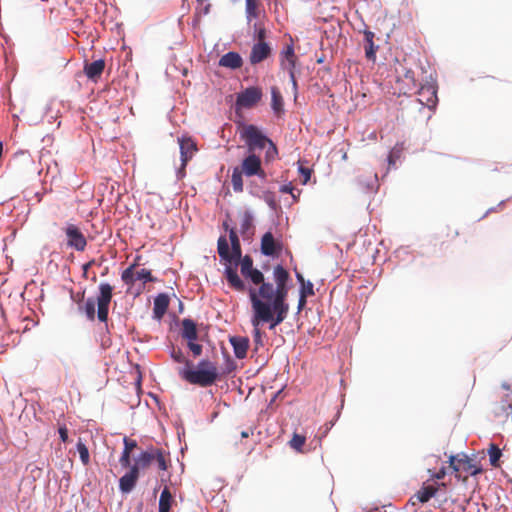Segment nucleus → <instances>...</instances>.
I'll return each mask as SVG.
<instances>
[{
	"label": "nucleus",
	"mask_w": 512,
	"mask_h": 512,
	"mask_svg": "<svg viewBox=\"0 0 512 512\" xmlns=\"http://www.w3.org/2000/svg\"><path fill=\"white\" fill-rule=\"evenodd\" d=\"M172 501V494L168 487H165L159 499V512H169Z\"/></svg>",
	"instance_id": "bb28decb"
},
{
	"label": "nucleus",
	"mask_w": 512,
	"mask_h": 512,
	"mask_svg": "<svg viewBox=\"0 0 512 512\" xmlns=\"http://www.w3.org/2000/svg\"><path fill=\"white\" fill-rule=\"evenodd\" d=\"M179 145L182 168L184 169L188 161L191 160L194 154L196 153L197 145L195 141L192 140L190 137L179 138Z\"/></svg>",
	"instance_id": "f3484780"
},
{
	"label": "nucleus",
	"mask_w": 512,
	"mask_h": 512,
	"mask_svg": "<svg viewBox=\"0 0 512 512\" xmlns=\"http://www.w3.org/2000/svg\"><path fill=\"white\" fill-rule=\"evenodd\" d=\"M230 343L236 358L243 359L246 357L249 348V339L247 337L232 336L230 337Z\"/></svg>",
	"instance_id": "4be33fe9"
},
{
	"label": "nucleus",
	"mask_w": 512,
	"mask_h": 512,
	"mask_svg": "<svg viewBox=\"0 0 512 512\" xmlns=\"http://www.w3.org/2000/svg\"><path fill=\"white\" fill-rule=\"evenodd\" d=\"M279 61L283 70H296L298 56L295 53L292 38H290V43L286 44L280 52Z\"/></svg>",
	"instance_id": "ddd939ff"
},
{
	"label": "nucleus",
	"mask_w": 512,
	"mask_h": 512,
	"mask_svg": "<svg viewBox=\"0 0 512 512\" xmlns=\"http://www.w3.org/2000/svg\"><path fill=\"white\" fill-rule=\"evenodd\" d=\"M271 108L277 116H280L284 112V101L282 94L278 87H271Z\"/></svg>",
	"instance_id": "a878e982"
},
{
	"label": "nucleus",
	"mask_w": 512,
	"mask_h": 512,
	"mask_svg": "<svg viewBox=\"0 0 512 512\" xmlns=\"http://www.w3.org/2000/svg\"><path fill=\"white\" fill-rule=\"evenodd\" d=\"M362 33L364 36L363 45H364V50H365V56L368 60L375 61L376 53L379 49V46L376 45L374 42L375 33L369 29H364L362 31Z\"/></svg>",
	"instance_id": "a211bd4d"
},
{
	"label": "nucleus",
	"mask_w": 512,
	"mask_h": 512,
	"mask_svg": "<svg viewBox=\"0 0 512 512\" xmlns=\"http://www.w3.org/2000/svg\"><path fill=\"white\" fill-rule=\"evenodd\" d=\"M169 306V297L165 293L157 295L154 299L153 313L154 317L161 319L167 312Z\"/></svg>",
	"instance_id": "393cba45"
},
{
	"label": "nucleus",
	"mask_w": 512,
	"mask_h": 512,
	"mask_svg": "<svg viewBox=\"0 0 512 512\" xmlns=\"http://www.w3.org/2000/svg\"><path fill=\"white\" fill-rule=\"evenodd\" d=\"M170 355L175 362L184 363L186 365V368L192 366V362L184 356L180 348L173 347Z\"/></svg>",
	"instance_id": "7c9ffc66"
},
{
	"label": "nucleus",
	"mask_w": 512,
	"mask_h": 512,
	"mask_svg": "<svg viewBox=\"0 0 512 512\" xmlns=\"http://www.w3.org/2000/svg\"><path fill=\"white\" fill-rule=\"evenodd\" d=\"M94 264V260L89 261L88 263L83 265V275L86 277L88 269Z\"/></svg>",
	"instance_id": "864d4df0"
},
{
	"label": "nucleus",
	"mask_w": 512,
	"mask_h": 512,
	"mask_svg": "<svg viewBox=\"0 0 512 512\" xmlns=\"http://www.w3.org/2000/svg\"><path fill=\"white\" fill-rule=\"evenodd\" d=\"M438 491V487L435 485H426L424 484L417 493L414 494L409 500L412 505H415L417 502L426 503L428 502Z\"/></svg>",
	"instance_id": "412c9836"
},
{
	"label": "nucleus",
	"mask_w": 512,
	"mask_h": 512,
	"mask_svg": "<svg viewBox=\"0 0 512 512\" xmlns=\"http://www.w3.org/2000/svg\"><path fill=\"white\" fill-rule=\"evenodd\" d=\"M105 69V61L103 59H98L91 63L85 62L84 64V73L89 80L97 82L103 71Z\"/></svg>",
	"instance_id": "aec40b11"
},
{
	"label": "nucleus",
	"mask_w": 512,
	"mask_h": 512,
	"mask_svg": "<svg viewBox=\"0 0 512 512\" xmlns=\"http://www.w3.org/2000/svg\"><path fill=\"white\" fill-rule=\"evenodd\" d=\"M509 403H511V404H512V399L510 400V402H509Z\"/></svg>",
	"instance_id": "680f3d73"
},
{
	"label": "nucleus",
	"mask_w": 512,
	"mask_h": 512,
	"mask_svg": "<svg viewBox=\"0 0 512 512\" xmlns=\"http://www.w3.org/2000/svg\"><path fill=\"white\" fill-rule=\"evenodd\" d=\"M119 462H120L122 467H124V468H128L129 467L130 468L132 466L131 465V452L125 451L123 449V452L121 454Z\"/></svg>",
	"instance_id": "ea45409f"
},
{
	"label": "nucleus",
	"mask_w": 512,
	"mask_h": 512,
	"mask_svg": "<svg viewBox=\"0 0 512 512\" xmlns=\"http://www.w3.org/2000/svg\"><path fill=\"white\" fill-rule=\"evenodd\" d=\"M181 337L188 341H197L198 331L196 323L191 319H183L181 323Z\"/></svg>",
	"instance_id": "b1692460"
},
{
	"label": "nucleus",
	"mask_w": 512,
	"mask_h": 512,
	"mask_svg": "<svg viewBox=\"0 0 512 512\" xmlns=\"http://www.w3.org/2000/svg\"><path fill=\"white\" fill-rule=\"evenodd\" d=\"M67 238V246L76 251H84L87 246V240L81 230L74 224H67L64 228Z\"/></svg>",
	"instance_id": "9b49d317"
},
{
	"label": "nucleus",
	"mask_w": 512,
	"mask_h": 512,
	"mask_svg": "<svg viewBox=\"0 0 512 512\" xmlns=\"http://www.w3.org/2000/svg\"><path fill=\"white\" fill-rule=\"evenodd\" d=\"M113 297V287L109 283H101L99 285V294L94 300L88 298L83 305L79 306V310L84 311L86 317L93 321L95 319V304H97V317L101 322H107L109 305Z\"/></svg>",
	"instance_id": "20e7f679"
},
{
	"label": "nucleus",
	"mask_w": 512,
	"mask_h": 512,
	"mask_svg": "<svg viewBox=\"0 0 512 512\" xmlns=\"http://www.w3.org/2000/svg\"><path fill=\"white\" fill-rule=\"evenodd\" d=\"M241 275L248 280L251 285L247 287L245 282L239 277L236 268L227 266L225 268V277L230 288L238 292H248L250 302L256 296L258 300H267L281 297H288L290 280L289 272L282 266L276 265L273 269V279L275 285L265 280L264 274L253 267V259L249 255L240 258Z\"/></svg>",
	"instance_id": "f257e3e1"
},
{
	"label": "nucleus",
	"mask_w": 512,
	"mask_h": 512,
	"mask_svg": "<svg viewBox=\"0 0 512 512\" xmlns=\"http://www.w3.org/2000/svg\"><path fill=\"white\" fill-rule=\"evenodd\" d=\"M254 341L262 344V334L259 329L261 324H269V329L273 330L280 325L288 316L289 304L287 297L258 300L256 296L251 302Z\"/></svg>",
	"instance_id": "f03ea898"
},
{
	"label": "nucleus",
	"mask_w": 512,
	"mask_h": 512,
	"mask_svg": "<svg viewBox=\"0 0 512 512\" xmlns=\"http://www.w3.org/2000/svg\"><path fill=\"white\" fill-rule=\"evenodd\" d=\"M77 450L80 455V459L84 465H88L90 462V455L88 448L86 445L81 441V439L77 442Z\"/></svg>",
	"instance_id": "473e14b6"
},
{
	"label": "nucleus",
	"mask_w": 512,
	"mask_h": 512,
	"mask_svg": "<svg viewBox=\"0 0 512 512\" xmlns=\"http://www.w3.org/2000/svg\"><path fill=\"white\" fill-rule=\"evenodd\" d=\"M286 71L289 74L290 82L292 84L294 91H297L298 84H297V80H296L295 70H286Z\"/></svg>",
	"instance_id": "a18cd8bd"
},
{
	"label": "nucleus",
	"mask_w": 512,
	"mask_h": 512,
	"mask_svg": "<svg viewBox=\"0 0 512 512\" xmlns=\"http://www.w3.org/2000/svg\"><path fill=\"white\" fill-rule=\"evenodd\" d=\"M306 299H307V296L300 294L299 301H298V311H301L305 307Z\"/></svg>",
	"instance_id": "3c124183"
},
{
	"label": "nucleus",
	"mask_w": 512,
	"mask_h": 512,
	"mask_svg": "<svg viewBox=\"0 0 512 512\" xmlns=\"http://www.w3.org/2000/svg\"><path fill=\"white\" fill-rule=\"evenodd\" d=\"M243 176H257L261 180H266L267 175L262 168L261 159L255 153H249V155L242 160L241 164L233 169L231 183L233 190L237 193L243 192Z\"/></svg>",
	"instance_id": "7ed1b4c3"
},
{
	"label": "nucleus",
	"mask_w": 512,
	"mask_h": 512,
	"mask_svg": "<svg viewBox=\"0 0 512 512\" xmlns=\"http://www.w3.org/2000/svg\"><path fill=\"white\" fill-rule=\"evenodd\" d=\"M187 346L194 357H198L202 354V345L196 343V341H188Z\"/></svg>",
	"instance_id": "58836bf2"
},
{
	"label": "nucleus",
	"mask_w": 512,
	"mask_h": 512,
	"mask_svg": "<svg viewBox=\"0 0 512 512\" xmlns=\"http://www.w3.org/2000/svg\"><path fill=\"white\" fill-rule=\"evenodd\" d=\"M249 435H250V434H249V432H248V431H243V432H241V437H242V438H248V437H249Z\"/></svg>",
	"instance_id": "6e6d98bb"
},
{
	"label": "nucleus",
	"mask_w": 512,
	"mask_h": 512,
	"mask_svg": "<svg viewBox=\"0 0 512 512\" xmlns=\"http://www.w3.org/2000/svg\"><path fill=\"white\" fill-rule=\"evenodd\" d=\"M286 71L289 74L290 82L292 84L294 91H297L298 84H297V80H296L295 70H286Z\"/></svg>",
	"instance_id": "c03bdc74"
},
{
	"label": "nucleus",
	"mask_w": 512,
	"mask_h": 512,
	"mask_svg": "<svg viewBox=\"0 0 512 512\" xmlns=\"http://www.w3.org/2000/svg\"><path fill=\"white\" fill-rule=\"evenodd\" d=\"M306 442V437L297 433L293 434L292 439L290 440L289 444L291 448L295 449L296 451H302V448Z\"/></svg>",
	"instance_id": "2f4dec72"
},
{
	"label": "nucleus",
	"mask_w": 512,
	"mask_h": 512,
	"mask_svg": "<svg viewBox=\"0 0 512 512\" xmlns=\"http://www.w3.org/2000/svg\"><path fill=\"white\" fill-rule=\"evenodd\" d=\"M223 226L226 230H229V239L231 242V250L229 249L228 241L224 236H221L218 239L217 249L219 256L229 262L238 264V261L241 258V245L236 230L234 228H229L227 222L223 223Z\"/></svg>",
	"instance_id": "0eeeda50"
},
{
	"label": "nucleus",
	"mask_w": 512,
	"mask_h": 512,
	"mask_svg": "<svg viewBox=\"0 0 512 512\" xmlns=\"http://www.w3.org/2000/svg\"><path fill=\"white\" fill-rule=\"evenodd\" d=\"M503 389L505 390V393L503 394L502 408H512V403H509L512 399V386L503 385Z\"/></svg>",
	"instance_id": "e433bc0d"
},
{
	"label": "nucleus",
	"mask_w": 512,
	"mask_h": 512,
	"mask_svg": "<svg viewBox=\"0 0 512 512\" xmlns=\"http://www.w3.org/2000/svg\"><path fill=\"white\" fill-rule=\"evenodd\" d=\"M449 467L457 478H461L462 474L465 473L463 480H466L468 476H475L483 471L478 464L474 463L472 459L466 455L450 456Z\"/></svg>",
	"instance_id": "1a4fd4ad"
},
{
	"label": "nucleus",
	"mask_w": 512,
	"mask_h": 512,
	"mask_svg": "<svg viewBox=\"0 0 512 512\" xmlns=\"http://www.w3.org/2000/svg\"><path fill=\"white\" fill-rule=\"evenodd\" d=\"M296 278L298 280V282L300 283V286L306 282V280L304 279L303 275L300 274V273H296Z\"/></svg>",
	"instance_id": "5fc2aeb1"
},
{
	"label": "nucleus",
	"mask_w": 512,
	"mask_h": 512,
	"mask_svg": "<svg viewBox=\"0 0 512 512\" xmlns=\"http://www.w3.org/2000/svg\"><path fill=\"white\" fill-rule=\"evenodd\" d=\"M266 146L268 147L265 152V161L271 162L277 157L278 149L272 140H270V142H268Z\"/></svg>",
	"instance_id": "72a5a7b5"
},
{
	"label": "nucleus",
	"mask_w": 512,
	"mask_h": 512,
	"mask_svg": "<svg viewBox=\"0 0 512 512\" xmlns=\"http://www.w3.org/2000/svg\"><path fill=\"white\" fill-rule=\"evenodd\" d=\"M300 294L305 296H313L314 295V285L310 281H306L300 287Z\"/></svg>",
	"instance_id": "4c0bfd02"
},
{
	"label": "nucleus",
	"mask_w": 512,
	"mask_h": 512,
	"mask_svg": "<svg viewBox=\"0 0 512 512\" xmlns=\"http://www.w3.org/2000/svg\"><path fill=\"white\" fill-rule=\"evenodd\" d=\"M154 461L159 470L166 471L170 462L169 453L163 449L150 446L139 454L132 466L136 467V470L140 473V470L149 468Z\"/></svg>",
	"instance_id": "423d86ee"
},
{
	"label": "nucleus",
	"mask_w": 512,
	"mask_h": 512,
	"mask_svg": "<svg viewBox=\"0 0 512 512\" xmlns=\"http://www.w3.org/2000/svg\"><path fill=\"white\" fill-rule=\"evenodd\" d=\"M136 279L142 280L144 283L157 281V279L151 274V271L148 269H141L140 271H137Z\"/></svg>",
	"instance_id": "f704fd0d"
},
{
	"label": "nucleus",
	"mask_w": 512,
	"mask_h": 512,
	"mask_svg": "<svg viewBox=\"0 0 512 512\" xmlns=\"http://www.w3.org/2000/svg\"><path fill=\"white\" fill-rule=\"evenodd\" d=\"M139 478V472L136 470V467L131 466L130 470L124 474L119 480V489L122 493L131 492Z\"/></svg>",
	"instance_id": "6ab92c4d"
},
{
	"label": "nucleus",
	"mask_w": 512,
	"mask_h": 512,
	"mask_svg": "<svg viewBox=\"0 0 512 512\" xmlns=\"http://www.w3.org/2000/svg\"><path fill=\"white\" fill-rule=\"evenodd\" d=\"M253 228V218L249 212H244L241 215V221H240V232L243 235L249 234V232Z\"/></svg>",
	"instance_id": "cd10ccee"
},
{
	"label": "nucleus",
	"mask_w": 512,
	"mask_h": 512,
	"mask_svg": "<svg viewBox=\"0 0 512 512\" xmlns=\"http://www.w3.org/2000/svg\"><path fill=\"white\" fill-rule=\"evenodd\" d=\"M393 155L392 153L389 155V163L392 164L393 163V159H392Z\"/></svg>",
	"instance_id": "13d9d810"
},
{
	"label": "nucleus",
	"mask_w": 512,
	"mask_h": 512,
	"mask_svg": "<svg viewBox=\"0 0 512 512\" xmlns=\"http://www.w3.org/2000/svg\"><path fill=\"white\" fill-rule=\"evenodd\" d=\"M257 0H246V13L248 18L257 17Z\"/></svg>",
	"instance_id": "c9c22d12"
},
{
	"label": "nucleus",
	"mask_w": 512,
	"mask_h": 512,
	"mask_svg": "<svg viewBox=\"0 0 512 512\" xmlns=\"http://www.w3.org/2000/svg\"><path fill=\"white\" fill-rule=\"evenodd\" d=\"M446 474H447V470H446V468H445V467H442L439 471H437V472L433 473V474L431 475V477H432L433 479L441 480V479H443V478L446 476Z\"/></svg>",
	"instance_id": "09e8293b"
},
{
	"label": "nucleus",
	"mask_w": 512,
	"mask_h": 512,
	"mask_svg": "<svg viewBox=\"0 0 512 512\" xmlns=\"http://www.w3.org/2000/svg\"><path fill=\"white\" fill-rule=\"evenodd\" d=\"M271 54L272 48L267 42H256L251 48L249 61L252 65H256L268 59Z\"/></svg>",
	"instance_id": "2eb2a0df"
},
{
	"label": "nucleus",
	"mask_w": 512,
	"mask_h": 512,
	"mask_svg": "<svg viewBox=\"0 0 512 512\" xmlns=\"http://www.w3.org/2000/svg\"><path fill=\"white\" fill-rule=\"evenodd\" d=\"M488 455H489L490 464L493 467H499V460L502 456V452L496 444L491 443L489 445Z\"/></svg>",
	"instance_id": "c85d7f7f"
},
{
	"label": "nucleus",
	"mask_w": 512,
	"mask_h": 512,
	"mask_svg": "<svg viewBox=\"0 0 512 512\" xmlns=\"http://www.w3.org/2000/svg\"><path fill=\"white\" fill-rule=\"evenodd\" d=\"M282 250V244L274 239L271 232H266L261 239V252L265 256L278 255Z\"/></svg>",
	"instance_id": "dca6fc26"
},
{
	"label": "nucleus",
	"mask_w": 512,
	"mask_h": 512,
	"mask_svg": "<svg viewBox=\"0 0 512 512\" xmlns=\"http://www.w3.org/2000/svg\"><path fill=\"white\" fill-rule=\"evenodd\" d=\"M240 138L245 142L248 152L255 153L257 149H264L269 139L253 124L244 125L240 130Z\"/></svg>",
	"instance_id": "6e6552de"
},
{
	"label": "nucleus",
	"mask_w": 512,
	"mask_h": 512,
	"mask_svg": "<svg viewBox=\"0 0 512 512\" xmlns=\"http://www.w3.org/2000/svg\"><path fill=\"white\" fill-rule=\"evenodd\" d=\"M418 101L421 105L432 109L436 106L438 98H437V90L433 84H425L421 85L417 91Z\"/></svg>",
	"instance_id": "4468645a"
},
{
	"label": "nucleus",
	"mask_w": 512,
	"mask_h": 512,
	"mask_svg": "<svg viewBox=\"0 0 512 512\" xmlns=\"http://www.w3.org/2000/svg\"><path fill=\"white\" fill-rule=\"evenodd\" d=\"M84 294H85V292H82L81 294H77L76 296L72 294V295H71V298H72L75 302H77V303H79V304H80V303L82 302L83 298H84Z\"/></svg>",
	"instance_id": "603ef678"
},
{
	"label": "nucleus",
	"mask_w": 512,
	"mask_h": 512,
	"mask_svg": "<svg viewBox=\"0 0 512 512\" xmlns=\"http://www.w3.org/2000/svg\"><path fill=\"white\" fill-rule=\"evenodd\" d=\"M123 443H124V450L125 451H128V452H133V450L135 448H137V441L134 440V439H131L127 436L124 437L123 439Z\"/></svg>",
	"instance_id": "a19ab883"
},
{
	"label": "nucleus",
	"mask_w": 512,
	"mask_h": 512,
	"mask_svg": "<svg viewBox=\"0 0 512 512\" xmlns=\"http://www.w3.org/2000/svg\"><path fill=\"white\" fill-rule=\"evenodd\" d=\"M60 439L65 443L68 441V429L65 425L60 426L58 429Z\"/></svg>",
	"instance_id": "37998d69"
},
{
	"label": "nucleus",
	"mask_w": 512,
	"mask_h": 512,
	"mask_svg": "<svg viewBox=\"0 0 512 512\" xmlns=\"http://www.w3.org/2000/svg\"><path fill=\"white\" fill-rule=\"evenodd\" d=\"M300 173L303 176V183L306 184L311 176V171L309 168L300 167L299 169Z\"/></svg>",
	"instance_id": "de8ad7c7"
},
{
	"label": "nucleus",
	"mask_w": 512,
	"mask_h": 512,
	"mask_svg": "<svg viewBox=\"0 0 512 512\" xmlns=\"http://www.w3.org/2000/svg\"><path fill=\"white\" fill-rule=\"evenodd\" d=\"M256 32H257V42H265L266 29L264 27H259L256 29Z\"/></svg>",
	"instance_id": "49530a36"
},
{
	"label": "nucleus",
	"mask_w": 512,
	"mask_h": 512,
	"mask_svg": "<svg viewBox=\"0 0 512 512\" xmlns=\"http://www.w3.org/2000/svg\"><path fill=\"white\" fill-rule=\"evenodd\" d=\"M451 232H452V237H453V238H454V237H456V236H458V234H459L457 230H453V231H451Z\"/></svg>",
	"instance_id": "4d7b16f0"
},
{
	"label": "nucleus",
	"mask_w": 512,
	"mask_h": 512,
	"mask_svg": "<svg viewBox=\"0 0 512 512\" xmlns=\"http://www.w3.org/2000/svg\"><path fill=\"white\" fill-rule=\"evenodd\" d=\"M395 71L397 74V82L401 85L399 88L401 93L409 94L417 88V80L412 69L399 64Z\"/></svg>",
	"instance_id": "9d476101"
},
{
	"label": "nucleus",
	"mask_w": 512,
	"mask_h": 512,
	"mask_svg": "<svg viewBox=\"0 0 512 512\" xmlns=\"http://www.w3.org/2000/svg\"><path fill=\"white\" fill-rule=\"evenodd\" d=\"M209 8H210V5H207V6L205 7V13H208Z\"/></svg>",
	"instance_id": "bf43d9fd"
},
{
	"label": "nucleus",
	"mask_w": 512,
	"mask_h": 512,
	"mask_svg": "<svg viewBox=\"0 0 512 512\" xmlns=\"http://www.w3.org/2000/svg\"><path fill=\"white\" fill-rule=\"evenodd\" d=\"M358 181L361 185L365 186L367 189L373 190L374 187L377 185V181H378L377 174L373 175V179H372L371 183H364L360 177H359Z\"/></svg>",
	"instance_id": "79ce46f5"
},
{
	"label": "nucleus",
	"mask_w": 512,
	"mask_h": 512,
	"mask_svg": "<svg viewBox=\"0 0 512 512\" xmlns=\"http://www.w3.org/2000/svg\"><path fill=\"white\" fill-rule=\"evenodd\" d=\"M243 65L242 57L237 52H228L224 54L219 60V66L230 68V69H239Z\"/></svg>",
	"instance_id": "5701e85b"
},
{
	"label": "nucleus",
	"mask_w": 512,
	"mask_h": 512,
	"mask_svg": "<svg viewBox=\"0 0 512 512\" xmlns=\"http://www.w3.org/2000/svg\"><path fill=\"white\" fill-rule=\"evenodd\" d=\"M179 375L190 384L208 387L217 380L218 369L215 363L209 360H201L197 369L183 368L179 371Z\"/></svg>",
	"instance_id": "39448f33"
},
{
	"label": "nucleus",
	"mask_w": 512,
	"mask_h": 512,
	"mask_svg": "<svg viewBox=\"0 0 512 512\" xmlns=\"http://www.w3.org/2000/svg\"><path fill=\"white\" fill-rule=\"evenodd\" d=\"M196 1L199 2V3H202L204 0H196Z\"/></svg>",
	"instance_id": "052dcab7"
},
{
	"label": "nucleus",
	"mask_w": 512,
	"mask_h": 512,
	"mask_svg": "<svg viewBox=\"0 0 512 512\" xmlns=\"http://www.w3.org/2000/svg\"><path fill=\"white\" fill-rule=\"evenodd\" d=\"M293 190H294V188L290 184L283 185L280 187L281 193H289L295 198V195L293 194Z\"/></svg>",
	"instance_id": "8fccbe9b"
},
{
	"label": "nucleus",
	"mask_w": 512,
	"mask_h": 512,
	"mask_svg": "<svg viewBox=\"0 0 512 512\" xmlns=\"http://www.w3.org/2000/svg\"><path fill=\"white\" fill-rule=\"evenodd\" d=\"M137 266V263L131 264L128 268H126L121 275L122 281L127 285H133L136 279V273L135 268Z\"/></svg>",
	"instance_id": "c756f323"
},
{
	"label": "nucleus",
	"mask_w": 512,
	"mask_h": 512,
	"mask_svg": "<svg viewBox=\"0 0 512 512\" xmlns=\"http://www.w3.org/2000/svg\"><path fill=\"white\" fill-rule=\"evenodd\" d=\"M262 89L256 86L246 88L236 98V106L240 108H252L262 98Z\"/></svg>",
	"instance_id": "f8f14e48"
}]
</instances>
